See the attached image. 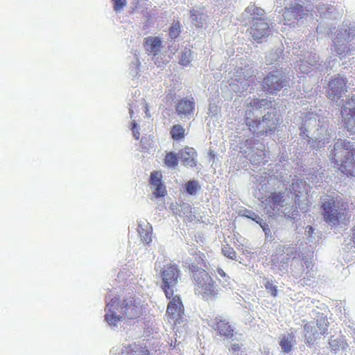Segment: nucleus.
Segmentation results:
<instances>
[{
    "label": "nucleus",
    "instance_id": "obj_61",
    "mask_svg": "<svg viewBox=\"0 0 355 355\" xmlns=\"http://www.w3.org/2000/svg\"><path fill=\"white\" fill-rule=\"evenodd\" d=\"M110 296H105L106 300H107Z\"/></svg>",
    "mask_w": 355,
    "mask_h": 355
},
{
    "label": "nucleus",
    "instance_id": "obj_31",
    "mask_svg": "<svg viewBox=\"0 0 355 355\" xmlns=\"http://www.w3.org/2000/svg\"><path fill=\"white\" fill-rule=\"evenodd\" d=\"M179 157L173 152L166 153L164 162L168 168H175L178 165Z\"/></svg>",
    "mask_w": 355,
    "mask_h": 355
},
{
    "label": "nucleus",
    "instance_id": "obj_23",
    "mask_svg": "<svg viewBox=\"0 0 355 355\" xmlns=\"http://www.w3.org/2000/svg\"><path fill=\"white\" fill-rule=\"evenodd\" d=\"M319 203L323 216L328 211H330L336 208L334 197L329 195L323 194L321 196L320 198Z\"/></svg>",
    "mask_w": 355,
    "mask_h": 355
},
{
    "label": "nucleus",
    "instance_id": "obj_3",
    "mask_svg": "<svg viewBox=\"0 0 355 355\" xmlns=\"http://www.w3.org/2000/svg\"><path fill=\"white\" fill-rule=\"evenodd\" d=\"M329 156L345 172L355 177V142L347 139H338L333 145L328 147Z\"/></svg>",
    "mask_w": 355,
    "mask_h": 355
},
{
    "label": "nucleus",
    "instance_id": "obj_46",
    "mask_svg": "<svg viewBox=\"0 0 355 355\" xmlns=\"http://www.w3.org/2000/svg\"><path fill=\"white\" fill-rule=\"evenodd\" d=\"M139 65H140V62L137 57L136 56V55H135V61H132L131 64V67H132V69L130 70V72L132 76H135L138 73L137 67Z\"/></svg>",
    "mask_w": 355,
    "mask_h": 355
},
{
    "label": "nucleus",
    "instance_id": "obj_39",
    "mask_svg": "<svg viewBox=\"0 0 355 355\" xmlns=\"http://www.w3.org/2000/svg\"><path fill=\"white\" fill-rule=\"evenodd\" d=\"M121 355H148V350L135 347V349L122 350Z\"/></svg>",
    "mask_w": 355,
    "mask_h": 355
},
{
    "label": "nucleus",
    "instance_id": "obj_20",
    "mask_svg": "<svg viewBox=\"0 0 355 355\" xmlns=\"http://www.w3.org/2000/svg\"><path fill=\"white\" fill-rule=\"evenodd\" d=\"M305 341L308 344H313V343L322 335L315 325V322H308L304 326Z\"/></svg>",
    "mask_w": 355,
    "mask_h": 355
},
{
    "label": "nucleus",
    "instance_id": "obj_15",
    "mask_svg": "<svg viewBox=\"0 0 355 355\" xmlns=\"http://www.w3.org/2000/svg\"><path fill=\"white\" fill-rule=\"evenodd\" d=\"M198 153L193 148L187 146L179 151L178 157L186 167H195L198 164Z\"/></svg>",
    "mask_w": 355,
    "mask_h": 355
},
{
    "label": "nucleus",
    "instance_id": "obj_30",
    "mask_svg": "<svg viewBox=\"0 0 355 355\" xmlns=\"http://www.w3.org/2000/svg\"><path fill=\"white\" fill-rule=\"evenodd\" d=\"M200 189L198 182L196 180H190L184 184L186 192L191 196L196 195Z\"/></svg>",
    "mask_w": 355,
    "mask_h": 355
},
{
    "label": "nucleus",
    "instance_id": "obj_29",
    "mask_svg": "<svg viewBox=\"0 0 355 355\" xmlns=\"http://www.w3.org/2000/svg\"><path fill=\"white\" fill-rule=\"evenodd\" d=\"M180 216H185L188 218L189 221L195 219L196 216L192 214V207L189 203L183 202L180 205Z\"/></svg>",
    "mask_w": 355,
    "mask_h": 355
},
{
    "label": "nucleus",
    "instance_id": "obj_48",
    "mask_svg": "<svg viewBox=\"0 0 355 355\" xmlns=\"http://www.w3.org/2000/svg\"><path fill=\"white\" fill-rule=\"evenodd\" d=\"M304 234L309 241H312L314 239V229L311 225H307L305 227Z\"/></svg>",
    "mask_w": 355,
    "mask_h": 355
},
{
    "label": "nucleus",
    "instance_id": "obj_27",
    "mask_svg": "<svg viewBox=\"0 0 355 355\" xmlns=\"http://www.w3.org/2000/svg\"><path fill=\"white\" fill-rule=\"evenodd\" d=\"M283 50L278 48L268 51L265 56V62L266 64H272L279 61Z\"/></svg>",
    "mask_w": 355,
    "mask_h": 355
},
{
    "label": "nucleus",
    "instance_id": "obj_17",
    "mask_svg": "<svg viewBox=\"0 0 355 355\" xmlns=\"http://www.w3.org/2000/svg\"><path fill=\"white\" fill-rule=\"evenodd\" d=\"M270 198L272 203V209L275 211H280L281 208L284 209L292 201L288 192H275L271 194Z\"/></svg>",
    "mask_w": 355,
    "mask_h": 355
},
{
    "label": "nucleus",
    "instance_id": "obj_51",
    "mask_svg": "<svg viewBox=\"0 0 355 355\" xmlns=\"http://www.w3.org/2000/svg\"><path fill=\"white\" fill-rule=\"evenodd\" d=\"M259 225L261 226L263 231L264 232L266 236L268 237L271 234L268 225L263 220L261 221V223H259Z\"/></svg>",
    "mask_w": 355,
    "mask_h": 355
},
{
    "label": "nucleus",
    "instance_id": "obj_42",
    "mask_svg": "<svg viewBox=\"0 0 355 355\" xmlns=\"http://www.w3.org/2000/svg\"><path fill=\"white\" fill-rule=\"evenodd\" d=\"M148 230L153 231V227L148 223L141 220L138 222L137 232L140 236V238L141 237V234H145Z\"/></svg>",
    "mask_w": 355,
    "mask_h": 355
},
{
    "label": "nucleus",
    "instance_id": "obj_53",
    "mask_svg": "<svg viewBox=\"0 0 355 355\" xmlns=\"http://www.w3.org/2000/svg\"><path fill=\"white\" fill-rule=\"evenodd\" d=\"M168 51L173 54L174 55L175 53V52L178 51V48L176 47V45L175 44V43H172L171 44H170L168 46Z\"/></svg>",
    "mask_w": 355,
    "mask_h": 355
},
{
    "label": "nucleus",
    "instance_id": "obj_14",
    "mask_svg": "<svg viewBox=\"0 0 355 355\" xmlns=\"http://www.w3.org/2000/svg\"><path fill=\"white\" fill-rule=\"evenodd\" d=\"M209 325L215 331H217L220 336L225 338L233 336V327L227 319L221 316L216 317L214 320H210Z\"/></svg>",
    "mask_w": 355,
    "mask_h": 355
},
{
    "label": "nucleus",
    "instance_id": "obj_38",
    "mask_svg": "<svg viewBox=\"0 0 355 355\" xmlns=\"http://www.w3.org/2000/svg\"><path fill=\"white\" fill-rule=\"evenodd\" d=\"M192 60L190 49H184L181 52L179 63L183 66H187Z\"/></svg>",
    "mask_w": 355,
    "mask_h": 355
},
{
    "label": "nucleus",
    "instance_id": "obj_57",
    "mask_svg": "<svg viewBox=\"0 0 355 355\" xmlns=\"http://www.w3.org/2000/svg\"><path fill=\"white\" fill-rule=\"evenodd\" d=\"M217 275L220 277H226L225 272L220 268L217 270Z\"/></svg>",
    "mask_w": 355,
    "mask_h": 355
},
{
    "label": "nucleus",
    "instance_id": "obj_18",
    "mask_svg": "<svg viewBox=\"0 0 355 355\" xmlns=\"http://www.w3.org/2000/svg\"><path fill=\"white\" fill-rule=\"evenodd\" d=\"M144 46L146 52L153 55L160 53L164 48L161 39L157 37H146L144 39Z\"/></svg>",
    "mask_w": 355,
    "mask_h": 355
},
{
    "label": "nucleus",
    "instance_id": "obj_9",
    "mask_svg": "<svg viewBox=\"0 0 355 355\" xmlns=\"http://www.w3.org/2000/svg\"><path fill=\"white\" fill-rule=\"evenodd\" d=\"M355 38V28H348L346 29H340L336 38L334 39V44L337 48L338 53H349L353 54L352 53V50L350 49L349 46H347L345 42H349L354 40Z\"/></svg>",
    "mask_w": 355,
    "mask_h": 355
},
{
    "label": "nucleus",
    "instance_id": "obj_4",
    "mask_svg": "<svg viewBox=\"0 0 355 355\" xmlns=\"http://www.w3.org/2000/svg\"><path fill=\"white\" fill-rule=\"evenodd\" d=\"M195 283V292L204 300H209L218 295L216 283L204 269L192 265L190 267Z\"/></svg>",
    "mask_w": 355,
    "mask_h": 355
},
{
    "label": "nucleus",
    "instance_id": "obj_41",
    "mask_svg": "<svg viewBox=\"0 0 355 355\" xmlns=\"http://www.w3.org/2000/svg\"><path fill=\"white\" fill-rule=\"evenodd\" d=\"M345 125L347 131L351 134H355V120L346 114L345 118Z\"/></svg>",
    "mask_w": 355,
    "mask_h": 355
},
{
    "label": "nucleus",
    "instance_id": "obj_11",
    "mask_svg": "<svg viewBox=\"0 0 355 355\" xmlns=\"http://www.w3.org/2000/svg\"><path fill=\"white\" fill-rule=\"evenodd\" d=\"M166 310L168 316L174 320L175 324H181L183 322V315L184 313V306L180 297L175 295L171 297Z\"/></svg>",
    "mask_w": 355,
    "mask_h": 355
},
{
    "label": "nucleus",
    "instance_id": "obj_21",
    "mask_svg": "<svg viewBox=\"0 0 355 355\" xmlns=\"http://www.w3.org/2000/svg\"><path fill=\"white\" fill-rule=\"evenodd\" d=\"M150 184L154 188L153 194L155 197L164 196L166 193L165 187L162 183L161 175L158 172L154 171L151 173Z\"/></svg>",
    "mask_w": 355,
    "mask_h": 355
},
{
    "label": "nucleus",
    "instance_id": "obj_28",
    "mask_svg": "<svg viewBox=\"0 0 355 355\" xmlns=\"http://www.w3.org/2000/svg\"><path fill=\"white\" fill-rule=\"evenodd\" d=\"M354 226L352 227L351 231H352V238L347 241H345L346 243L345 244V248H343L344 250L350 254L355 253V217H354L352 220Z\"/></svg>",
    "mask_w": 355,
    "mask_h": 355
},
{
    "label": "nucleus",
    "instance_id": "obj_10",
    "mask_svg": "<svg viewBox=\"0 0 355 355\" xmlns=\"http://www.w3.org/2000/svg\"><path fill=\"white\" fill-rule=\"evenodd\" d=\"M248 31L252 39L257 43L266 42L271 34L268 24L262 20L253 22Z\"/></svg>",
    "mask_w": 355,
    "mask_h": 355
},
{
    "label": "nucleus",
    "instance_id": "obj_24",
    "mask_svg": "<svg viewBox=\"0 0 355 355\" xmlns=\"http://www.w3.org/2000/svg\"><path fill=\"white\" fill-rule=\"evenodd\" d=\"M329 344L331 349L336 352L339 350H345L348 347L345 336L340 335L331 336Z\"/></svg>",
    "mask_w": 355,
    "mask_h": 355
},
{
    "label": "nucleus",
    "instance_id": "obj_13",
    "mask_svg": "<svg viewBox=\"0 0 355 355\" xmlns=\"http://www.w3.org/2000/svg\"><path fill=\"white\" fill-rule=\"evenodd\" d=\"M195 110V102L191 98H182L178 101L175 106V111L178 116L184 121L189 120L193 116Z\"/></svg>",
    "mask_w": 355,
    "mask_h": 355
},
{
    "label": "nucleus",
    "instance_id": "obj_5",
    "mask_svg": "<svg viewBox=\"0 0 355 355\" xmlns=\"http://www.w3.org/2000/svg\"><path fill=\"white\" fill-rule=\"evenodd\" d=\"M291 80L288 74L281 69L270 71L262 80L264 91L270 94H277L281 90L291 87Z\"/></svg>",
    "mask_w": 355,
    "mask_h": 355
},
{
    "label": "nucleus",
    "instance_id": "obj_36",
    "mask_svg": "<svg viewBox=\"0 0 355 355\" xmlns=\"http://www.w3.org/2000/svg\"><path fill=\"white\" fill-rule=\"evenodd\" d=\"M240 216L250 218L255 221L257 224L261 223L263 219L254 211L250 209H244L240 211Z\"/></svg>",
    "mask_w": 355,
    "mask_h": 355
},
{
    "label": "nucleus",
    "instance_id": "obj_25",
    "mask_svg": "<svg viewBox=\"0 0 355 355\" xmlns=\"http://www.w3.org/2000/svg\"><path fill=\"white\" fill-rule=\"evenodd\" d=\"M295 342V337L292 333L285 335L279 343L282 352L286 354H290L291 352L293 345Z\"/></svg>",
    "mask_w": 355,
    "mask_h": 355
},
{
    "label": "nucleus",
    "instance_id": "obj_44",
    "mask_svg": "<svg viewBox=\"0 0 355 355\" xmlns=\"http://www.w3.org/2000/svg\"><path fill=\"white\" fill-rule=\"evenodd\" d=\"M306 61L307 63L311 66H318L320 65L319 61V57L315 54L310 53L306 57H305Z\"/></svg>",
    "mask_w": 355,
    "mask_h": 355
},
{
    "label": "nucleus",
    "instance_id": "obj_62",
    "mask_svg": "<svg viewBox=\"0 0 355 355\" xmlns=\"http://www.w3.org/2000/svg\"><path fill=\"white\" fill-rule=\"evenodd\" d=\"M139 0H137V1H139Z\"/></svg>",
    "mask_w": 355,
    "mask_h": 355
},
{
    "label": "nucleus",
    "instance_id": "obj_52",
    "mask_svg": "<svg viewBox=\"0 0 355 355\" xmlns=\"http://www.w3.org/2000/svg\"><path fill=\"white\" fill-rule=\"evenodd\" d=\"M170 209L171 210L173 211V214H175V215H180V206L178 205V204H172L171 206H170Z\"/></svg>",
    "mask_w": 355,
    "mask_h": 355
},
{
    "label": "nucleus",
    "instance_id": "obj_22",
    "mask_svg": "<svg viewBox=\"0 0 355 355\" xmlns=\"http://www.w3.org/2000/svg\"><path fill=\"white\" fill-rule=\"evenodd\" d=\"M316 9L321 19H336L340 15L339 13L335 12V8L333 6L319 3L316 5Z\"/></svg>",
    "mask_w": 355,
    "mask_h": 355
},
{
    "label": "nucleus",
    "instance_id": "obj_6",
    "mask_svg": "<svg viewBox=\"0 0 355 355\" xmlns=\"http://www.w3.org/2000/svg\"><path fill=\"white\" fill-rule=\"evenodd\" d=\"M160 274L162 282L161 288L166 297L171 299L177 292V286L180 279L181 272L176 265L170 263L164 266L161 269Z\"/></svg>",
    "mask_w": 355,
    "mask_h": 355
},
{
    "label": "nucleus",
    "instance_id": "obj_49",
    "mask_svg": "<svg viewBox=\"0 0 355 355\" xmlns=\"http://www.w3.org/2000/svg\"><path fill=\"white\" fill-rule=\"evenodd\" d=\"M152 232L153 231L148 230L145 234H141V241L142 242H146L147 244H149V243L151 241Z\"/></svg>",
    "mask_w": 355,
    "mask_h": 355
},
{
    "label": "nucleus",
    "instance_id": "obj_60",
    "mask_svg": "<svg viewBox=\"0 0 355 355\" xmlns=\"http://www.w3.org/2000/svg\"><path fill=\"white\" fill-rule=\"evenodd\" d=\"M129 112H130V116L132 117V114L133 113V111L131 109H130Z\"/></svg>",
    "mask_w": 355,
    "mask_h": 355
},
{
    "label": "nucleus",
    "instance_id": "obj_58",
    "mask_svg": "<svg viewBox=\"0 0 355 355\" xmlns=\"http://www.w3.org/2000/svg\"><path fill=\"white\" fill-rule=\"evenodd\" d=\"M230 87H231L232 89L234 90V92H241L239 89L237 90V87H239L238 85H236L234 84H231Z\"/></svg>",
    "mask_w": 355,
    "mask_h": 355
},
{
    "label": "nucleus",
    "instance_id": "obj_54",
    "mask_svg": "<svg viewBox=\"0 0 355 355\" xmlns=\"http://www.w3.org/2000/svg\"><path fill=\"white\" fill-rule=\"evenodd\" d=\"M217 110H218V108L216 105H211V104L209 105V112H211L212 114V115L216 114Z\"/></svg>",
    "mask_w": 355,
    "mask_h": 355
},
{
    "label": "nucleus",
    "instance_id": "obj_55",
    "mask_svg": "<svg viewBox=\"0 0 355 355\" xmlns=\"http://www.w3.org/2000/svg\"><path fill=\"white\" fill-rule=\"evenodd\" d=\"M256 86H257V84L253 80V83H251V85H250V87L248 88V90L246 92V94H248V93L251 94V93L254 92H255V87Z\"/></svg>",
    "mask_w": 355,
    "mask_h": 355
},
{
    "label": "nucleus",
    "instance_id": "obj_45",
    "mask_svg": "<svg viewBox=\"0 0 355 355\" xmlns=\"http://www.w3.org/2000/svg\"><path fill=\"white\" fill-rule=\"evenodd\" d=\"M114 3V10L119 12L126 5V0H112Z\"/></svg>",
    "mask_w": 355,
    "mask_h": 355
},
{
    "label": "nucleus",
    "instance_id": "obj_34",
    "mask_svg": "<svg viewBox=\"0 0 355 355\" xmlns=\"http://www.w3.org/2000/svg\"><path fill=\"white\" fill-rule=\"evenodd\" d=\"M184 132L185 129L182 125L176 124L171 128L170 133L174 140H179L184 137Z\"/></svg>",
    "mask_w": 355,
    "mask_h": 355
},
{
    "label": "nucleus",
    "instance_id": "obj_33",
    "mask_svg": "<svg viewBox=\"0 0 355 355\" xmlns=\"http://www.w3.org/2000/svg\"><path fill=\"white\" fill-rule=\"evenodd\" d=\"M282 212L287 217V218L290 219H295L299 216V211L297 207L294 205V203L291 206H288L285 207Z\"/></svg>",
    "mask_w": 355,
    "mask_h": 355
},
{
    "label": "nucleus",
    "instance_id": "obj_43",
    "mask_svg": "<svg viewBox=\"0 0 355 355\" xmlns=\"http://www.w3.org/2000/svg\"><path fill=\"white\" fill-rule=\"evenodd\" d=\"M264 286L266 289L271 294V295L273 297H276L277 295V287L273 284L272 281H266Z\"/></svg>",
    "mask_w": 355,
    "mask_h": 355
},
{
    "label": "nucleus",
    "instance_id": "obj_56",
    "mask_svg": "<svg viewBox=\"0 0 355 355\" xmlns=\"http://www.w3.org/2000/svg\"><path fill=\"white\" fill-rule=\"evenodd\" d=\"M139 135L140 134H139V132L137 129H135V130H132V135H133V137H134V138L135 139H139Z\"/></svg>",
    "mask_w": 355,
    "mask_h": 355
},
{
    "label": "nucleus",
    "instance_id": "obj_2",
    "mask_svg": "<svg viewBox=\"0 0 355 355\" xmlns=\"http://www.w3.org/2000/svg\"><path fill=\"white\" fill-rule=\"evenodd\" d=\"M105 311V320L110 326L116 327L123 318L135 319L141 313V306L133 297L124 299L119 304V298L114 297L107 302Z\"/></svg>",
    "mask_w": 355,
    "mask_h": 355
},
{
    "label": "nucleus",
    "instance_id": "obj_12",
    "mask_svg": "<svg viewBox=\"0 0 355 355\" xmlns=\"http://www.w3.org/2000/svg\"><path fill=\"white\" fill-rule=\"evenodd\" d=\"M323 217L324 221L329 225L334 227H340V228L346 226L349 219V216L347 212L337 208L324 214Z\"/></svg>",
    "mask_w": 355,
    "mask_h": 355
},
{
    "label": "nucleus",
    "instance_id": "obj_16",
    "mask_svg": "<svg viewBox=\"0 0 355 355\" xmlns=\"http://www.w3.org/2000/svg\"><path fill=\"white\" fill-rule=\"evenodd\" d=\"M266 12L261 8L257 7L254 4L248 6L241 14V18L245 21L246 23L251 21L257 20L260 21L265 16Z\"/></svg>",
    "mask_w": 355,
    "mask_h": 355
},
{
    "label": "nucleus",
    "instance_id": "obj_37",
    "mask_svg": "<svg viewBox=\"0 0 355 355\" xmlns=\"http://www.w3.org/2000/svg\"><path fill=\"white\" fill-rule=\"evenodd\" d=\"M182 32L181 25L178 21H173L169 28V36L173 40L177 38Z\"/></svg>",
    "mask_w": 355,
    "mask_h": 355
},
{
    "label": "nucleus",
    "instance_id": "obj_47",
    "mask_svg": "<svg viewBox=\"0 0 355 355\" xmlns=\"http://www.w3.org/2000/svg\"><path fill=\"white\" fill-rule=\"evenodd\" d=\"M152 60H153L155 64L158 67H160L162 66V64H164L168 62V60H167L166 59L164 60L160 53L156 55H153Z\"/></svg>",
    "mask_w": 355,
    "mask_h": 355
},
{
    "label": "nucleus",
    "instance_id": "obj_40",
    "mask_svg": "<svg viewBox=\"0 0 355 355\" xmlns=\"http://www.w3.org/2000/svg\"><path fill=\"white\" fill-rule=\"evenodd\" d=\"M222 252L225 257L232 260H237L236 252L229 245H226L222 248Z\"/></svg>",
    "mask_w": 355,
    "mask_h": 355
},
{
    "label": "nucleus",
    "instance_id": "obj_8",
    "mask_svg": "<svg viewBox=\"0 0 355 355\" xmlns=\"http://www.w3.org/2000/svg\"><path fill=\"white\" fill-rule=\"evenodd\" d=\"M250 130L259 135H263L268 131H275L278 124L275 112H267L261 121L256 119L248 121Z\"/></svg>",
    "mask_w": 355,
    "mask_h": 355
},
{
    "label": "nucleus",
    "instance_id": "obj_50",
    "mask_svg": "<svg viewBox=\"0 0 355 355\" xmlns=\"http://www.w3.org/2000/svg\"><path fill=\"white\" fill-rule=\"evenodd\" d=\"M318 33L329 35L331 33V28L324 27L321 23L317 27Z\"/></svg>",
    "mask_w": 355,
    "mask_h": 355
},
{
    "label": "nucleus",
    "instance_id": "obj_19",
    "mask_svg": "<svg viewBox=\"0 0 355 355\" xmlns=\"http://www.w3.org/2000/svg\"><path fill=\"white\" fill-rule=\"evenodd\" d=\"M248 105L251 108V110H249L250 112L259 111L262 113L263 111L273 107L274 101L267 98L259 99L254 98L250 101Z\"/></svg>",
    "mask_w": 355,
    "mask_h": 355
},
{
    "label": "nucleus",
    "instance_id": "obj_35",
    "mask_svg": "<svg viewBox=\"0 0 355 355\" xmlns=\"http://www.w3.org/2000/svg\"><path fill=\"white\" fill-rule=\"evenodd\" d=\"M315 325L316 327V329L319 331H320L322 335H324L327 330V327L329 326V322L325 316L320 315L317 318L316 324Z\"/></svg>",
    "mask_w": 355,
    "mask_h": 355
},
{
    "label": "nucleus",
    "instance_id": "obj_26",
    "mask_svg": "<svg viewBox=\"0 0 355 355\" xmlns=\"http://www.w3.org/2000/svg\"><path fill=\"white\" fill-rule=\"evenodd\" d=\"M190 17L192 24L196 28H202L207 18V16L202 12L195 9L190 11Z\"/></svg>",
    "mask_w": 355,
    "mask_h": 355
},
{
    "label": "nucleus",
    "instance_id": "obj_59",
    "mask_svg": "<svg viewBox=\"0 0 355 355\" xmlns=\"http://www.w3.org/2000/svg\"><path fill=\"white\" fill-rule=\"evenodd\" d=\"M135 129H137V123L133 121L131 124V130H133Z\"/></svg>",
    "mask_w": 355,
    "mask_h": 355
},
{
    "label": "nucleus",
    "instance_id": "obj_1",
    "mask_svg": "<svg viewBox=\"0 0 355 355\" xmlns=\"http://www.w3.org/2000/svg\"><path fill=\"white\" fill-rule=\"evenodd\" d=\"M300 130V135L316 150H320L329 142V139L336 137L332 125L324 118L311 116L303 121Z\"/></svg>",
    "mask_w": 355,
    "mask_h": 355
},
{
    "label": "nucleus",
    "instance_id": "obj_32",
    "mask_svg": "<svg viewBox=\"0 0 355 355\" xmlns=\"http://www.w3.org/2000/svg\"><path fill=\"white\" fill-rule=\"evenodd\" d=\"M247 73H248L247 75H244V76H245L244 80L240 82L241 87L242 89L241 90L240 93L243 94V95H245L244 92L246 93L247 91L248 90V88L250 87V85H251V83H253V78H252V74H253V71L250 69V71H247Z\"/></svg>",
    "mask_w": 355,
    "mask_h": 355
},
{
    "label": "nucleus",
    "instance_id": "obj_7",
    "mask_svg": "<svg viewBox=\"0 0 355 355\" xmlns=\"http://www.w3.org/2000/svg\"><path fill=\"white\" fill-rule=\"evenodd\" d=\"M286 1L284 17L286 21L302 19L314 9V0H284Z\"/></svg>",
    "mask_w": 355,
    "mask_h": 355
}]
</instances>
